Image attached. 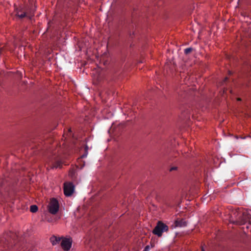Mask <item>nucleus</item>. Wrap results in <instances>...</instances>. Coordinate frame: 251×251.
I'll use <instances>...</instances> for the list:
<instances>
[{
    "instance_id": "9b49d317",
    "label": "nucleus",
    "mask_w": 251,
    "mask_h": 251,
    "mask_svg": "<svg viewBox=\"0 0 251 251\" xmlns=\"http://www.w3.org/2000/svg\"><path fill=\"white\" fill-rule=\"evenodd\" d=\"M193 49L192 48H188L184 50V53L185 54H188L190 53L192 50Z\"/></svg>"
},
{
    "instance_id": "dca6fc26",
    "label": "nucleus",
    "mask_w": 251,
    "mask_h": 251,
    "mask_svg": "<svg viewBox=\"0 0 251 251\" xmlns=\"http://www.w3.org/2000/svg\"><path fill=\"white\" fill-rule=\"evenodd\" d=\"M3 238H1V239H0V245H1L2 242H3Z\"/></svg>"
},
{
    "instance_id": "2eb2a0df",
    "label": "nucleus",
    "mask_w": 251,
    "mask_h": 251,
    "mask_svg": "<svg viewBox=\"0 0 251 251\" xmlns=\"http://www.w3.org/2000/svg\"><path fill=\"white\" fill-rule=\"evenodd\" d=\"M177 167H172L170 168V171H173L175 170H176L177 169Z\"/></svg>"
},
{
    "instance_id": "f8f14e48",
    "label": "nucleus",
    "mask_w": 251,
    "mask_h": 251,
    "mask_svg": "<svg viewBox=\"0 0 251 251\" xmlns=\"http://www.w3.org/2000/svg\"><path fill=\"white\" fill-rule=\"evenodd\" d=\"M53 24V22H51V21H50V22H48V27L47 29V30H46V32H47V34H48L49 32V30L50 28V26L52 25V24Z\"/></svg>"
},
{
    "instance_id": "a211bd4d",
    "label": "nucleus",
    "mask_w": 251,
    "mask_h": 251,
    "mask_svg": "<svg viewBox=\"0 0 251 251\" xmlns=\"http://www.w3.org/2000/svg\"><path fill=\"white\" fill-rule=\"evenodd\" d=\"M201 251H204L203 247H202V248H201Z\"/></svg>"
},
{
    "instance_id": "20e7f679",
    "label": "nucleus",
    "mask_w": 251,
    "mask_h": 251,
    "mask_svg": "<svg viewBox=\"0 0 251 251\" xmlns=\"http://www.w3.org/2000/svg\"><path fill=\"white\" fill-rule=\"evenodd\" d=\"M74 191V185L72 182H65L64 184V193L66 196H71Z\"/></svg>"
},
{
    "instance_id": "423d86ee",
    "label": "nucleus",
    "mask_w": 251,
    "mask_h": 251,
    "mask_svg": "<svg viewBox=\"0 0 251 251\" xmlns=\"http://www.w3.org/2000/svg\"><path fill=\"white\" fill-rule=\"evenodd\" d=\"M35 10V8L33 7V6H31L30 9L26 10V11L24 12L23 13L21 14H19V13H17L16 14H15V16H32L31 15H33L34 14V11Z\"/></svg>"
},
{
    "instance_id": "1a4fd4ad",
    "label": "nucleus",
    "mask_w": 251,
    "mask_h": 251,
    "mask_svg": "<svg viewBox=\"0 0 251 251\" xmlns=\"http://www.w3.org/2000/svg\"><path fill=\"white\" fill-rule=\"evenodd\" d=\"M30 210L31 212L35 213L38 210V207L36 205H32L30 206Z\"/></svg>"
},
{
    "instance_id": "4468645a",
    "label": "nucleus",
    "mask_w": 251,
    "mask_h": 251,
    "mask_svg": "<svg viewBox=\"0 0 251 251\" xmlns=\"http://www.w3.org/2000/svg\"><path fill=\"white\" fill-rule=\"evenodd\" d=\"M150 249V247L149 245L146 246L143 251H149Z\"/></svg>"
},
{
    "instance_id": "f3484780",
    "label": "nucleus",
    "mask_w": 251,
    "mask_h": 251,
    "mask_svg": "<svg viewBox=\"0 0 251 251\" xmlns=\"http://www.w3.org/2000/svg\"><path fill=\"white\" fill-rule=\"evenodd\" d=\"M228 79V78L227 77H226L225 79L223 81V83L225 82L226 81V80Z\"/></svg>"
},
{
    "instance_id": "9d476101",
    "label": "nucleus",
    "mask_w": 251,
    "mask_h": 251,
    "mask_svg": "<svg viewBox=\"0 0 251 251\" xmlns=\"http://www.w3.org/2000/svg\"><path fill=\"white\" fill-rule=\"evenodd\" d=\"M61 166V162L59 161H56L54 164L53 165L52 168H57L58 167H60Z\"/></svg>"
},
{
    "instance_id": "7ed1b4c3",
    "label": "nucleus",
    "mask_w": 251,
    "mask_h": 251,
    "mask_svg": "<svg viewBox=\"0 0 251 251\" xmlns=\"http://www.w3.org/2000/svg\"><path fill=\"white\" fill-rule=\"evenodd\" d=\"M48 207L49 212L53 215H55L59 210L58 201L56 199L52 198L50 199Z\"/></svg>"
},
{
    "instance_id": "39448f33",
    "label": "nucleus",
    "mask_w": 251,
    "mask_h": 251,
    "mask_svg": "<svg viewBox=\"0 0 251 251\" xmlns=\"http://www.w3.org/2000/svg\"><path fill=\"white\" fill-rule=\"evenodd\" d=\"M61 246L65 251H69L72 246V241L70 239L62 238L61 242Z\"/></svg>"
},
{
    "instance_id": "6e6552de",
    "label": "nucleus",
    "mask_w": 251,
    "mask_h": 251,
    "mask_svg": "<svg viewBox=\"0 0 251 251\" xmlns=\"http://www.w3.org/2000/svg\"><path fill=\"white\" fill-rule=\"evenodd\" d=\"M175 225L176 227H184L186 226V222L183 219H177L175 221Z\"/></svg>"
},
{
    "instance_id": "f257e3e1",
    "label": "nucleus",
    "mask_w": 251,
    "mask_h": 251,
    "mask_svg": "<svg viewBox=\"0 0 251 251\" xmlns=\"http://www.w3.org/2000/svg\"><path fill=\"white\" fill-rule=\"evenodd\" d=\"M232 218H234V223L239 225H244L249 222L251 223V215L246 210H236L232 212Z\"/></svg>"
},
{
    "instance_id": "6ab92c4d",
    "label": "nucleus",
    "mask_w": 251,
    "mask_h": 251,
    "mask_svg": "<svg viewBox=\"0 0 251 251\" xmlns=\"http://www.w3.org/2000/svg\"><path fill=\"white\" fill-rule=\"evenodd\" d=\"M237 100H241V99L240 98H238Z\"/></svg>"
},
{
    "instance_id": "f03ea898",
    "label": "nucleus",
    "mask_w": 251,
    "mask_h": 251,
    "mask_svg": "<svg viewBox=\"0 0 251 251\" xmlns=\"http://www.w3.org/2000/svg\"><path fill=\"white\" fill-rule=\"evenodd\" d=\"M168 230L169 227L168 226L161 221H158L152 230V233L158 237H161L163 232H167Z\"/></svg>"
},
{
    "instance_id": "ddd939ff",
    "label": "nucleus",
    "mask_w": 251,
    "mask_h": 251,
    "mask_svg": "<svg viewBox=\"0 0 251 251\" xmlns=\"http://www.w3.org/2000/svg\"><path fill=\"white\" fill-rule=\"evenodd\" d=\"M88 149V146L86 145L85 148V154H83L81 156L82 158H84V157H86L87 153H88V151H87Z\"/></svg>"
},
{
    "instance_id": "0eeeda50",
    "label": "nucleus",
    "mask_w": 251,
    "mask_h": 251,
    "mask_svg": "<svg viewBox=\"0 0 251 251\" xmlns=\"http://www.w3.org/2000/svg\"><path fill=\"white\" fill-rule=\"evenodd\" d=\"M62 237H57L55 236H52L50 238V241L53 246L59 244L62 239Z\"/></svg>"
}]
</instances>
